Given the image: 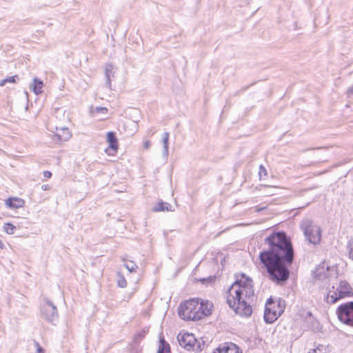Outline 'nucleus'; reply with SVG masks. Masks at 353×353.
I'll return each mask as SVG.
<instances>
[{
    "label": "nucleus",
    "mask_w": 353,
    "mask_h": 353,
    "mask_svg": "<svg viewBox=\"0 0 353 353\" xmlns=\"http://www.w3.org/2000/svg\"><path fill=\"white\" fill-rule=\"evenodd\" d=\"M24 201L18 197L9 198L6 200V205L11 209H17L24 205Z\"/></svg>",
    "instance_id": "obj_14"
},
{
    "label": "nucleus",
    "mask_w": 353,
    "mask_h": 353,
    "mask_svg": "<svg viewBox=\"0 0 353 353\" xmlns=\"http://www.w3.org/2000/svg\"><path fill=\"white\" fill-rule=\"evenodd\" d=\"M312 353H326V348L323 345H319L312 350Z\"/></svg>",
    "instance_id": "obj_29"
},
{
    "label": "nucleus",
    "mask_w": 353,
    "mask_h": 353,
    "mask_svg": "<svg viewBox=\"0 0 353 353\" xmlns=\"http://www.w3.org/2000/svg\"><path fill=\"white\" fill-rule=\"evenodd\" d=\"M95 111L97 112H101V113L105 114V113L108 112V109L104 107H97L95 109Z\"/></svg>",
    "instance_id": "obj_32"
},
{
    "label": "nucleus",
    "mask_w": 353,
    "mask_h": 353,
    "mask_svg": "<svg viewBox=\"0 0 353 353\" xmlns=\"http://www.w3.org/2000/svg\"><path fill=\"white\" fill-rule=\"evenodd\" d=\"M338 318L342 323L353 326V301L341 305L337 309Z\"/></svg>",
    "instance_id": "obj_6"
},
{
    "label": "nucleus",
    "mask_w": 353,
    "mask_h": 353,
    "mask_svg": "<svg viewBox=\"0 0 353 353\" xmlns=\"http://www.w3.org/2000/svg\"><path fill=\"white\" fill-rule=\"evenodd\" d=\"M197 301L196 299H190L181 303L178 313L179 316L186 321H197L199 320V314L194 312H196Z\"/></svg>",
    "instance_id": "obj_4"
},
{
    "label": "nucleus",
    "mask_w": 353,
    "mask_h": 353,
    "mask_svg": "<svg viewBox=\"0 0 353 353\" xmlns=\"http://www.w3.org/2000/svg\"><path fill=\"white\" fill-rule=\"evenodd\" d=\"M321 229L318 225L310 224V244H319L321 240Z\"/></svg>",
    "instance_id": "obj_11"
},
{
    "label": "nucleus",
    "mask_w": 353,
    "mask_h": 353,
    "mask_svg": "<svg viewBox=\"0 0 353 353\" xmlns=\"http://www.w3.org/2000/svg\"><path fill=\"white\" fill-rule=\"evenodd\" d=\"M213 353H239V349L234 343H224L219 345Z\"/></svg>",
    "instance_id": "obj_10"
},
{
    "label": "nucleus",
    "mask_w": 353,
    "mask_h": 353,
    "mask_svg": "<svg viewBox=\"0 0 353 353\" xmlns=\"http://www.w3.org/2000/svg\"><path fill=\"white\" fill-rule=\"evenodd\" d=\"M16 226L12 223H7L4 225V230L8 234H13L14 233Z\"/></svg>",
    "instance_id": "obj_26"
},
{
    "label": "nucleus",
    "mask_w": 353,
    "mask_h": 353,
    "mask_svg": "<svg viewBox=\"0 0 353 353\" xmlns=\"http://www.w3.org/2000/svg\"><path fill=\"white\" fill-rule=\"evenodd\" d=\"M261 187L267 189V191L265 192V194H267V195H273V194H274V192L272 190L276 188L275 187L268 186V185H261Z\"/></svg>",
    "instance_id": "obj_27"
},
{
    "label": "nucleus",
    "mask_w": 353,
    "mask_h": 353,
    "mask_svg": "<svg viewBox=\"0 0 353 353\" xmlns=\"http://www.w3.org/2000/svg\"><path fill=\"white\" fill-rule=\"evenodd\" d=\"M301 228L304 233L305 239L309 241V221L307 219L303 220L301 224Z\"/></svg>",
    "instance_id": "obj_23"
},
{
    "label": "nucleus",
    "mask_w": 353,
    "mask_h": 353,
    "mask_svg": "<svg viewBox=\"0 0 353 353\" xmlns=\"http://www.w3.org/2000/svg\"><path fill=\"white\" fill-rule=\"evenodd\" d=\"M72 134L68 128L65 127H56V132L53 136L54 141H66L69 140Z\"/></svg>",
    "instance_id": "obj_9"
},
{
    "label": "nucleus",
    "mask_w": 353,
    "mask_h": 353,
    "mask_svg": "<svg viewBox=\"0 0 353 353\" xmlns=\"http://www.w3.org/2000/svg\"><path fill=\"white\" fill-rule=\"evenodd\" d=\"M259 174L260 177H261L262 174H263L264 176L267 175V170L263 165H261L259 166Z\"/></svg>",
    "instance_id": "obj_30"
},
{
    "label": "nucleus",
    "mask_w": 353,
    "mask_h": 353,
    "mask_svg": "<svg viewBox=\"0 0 353 353\" xmlns=\"http://www.w3.org/2000/svg\"><path fill=\"white\" fill-rule=\"evenodd\" d=\"M285 308V301L284 300L280 298L277 299H268L264 311L265 321L268 323H272L283 313Z\"/></svg>",
    "instance_id": "obj_3"
},
{
    "label": "nucleus",
    "mask_w": 353,
    "mask_h": 353,
    "mask_svg": "<svg viewBox=\"0 0 353 353\" xmlns=\"http://www.w3.org/2000/svg\"><path fill=\"white\" fill-rule=\"evenodd\" d=\"M321 326L318 321L314 319L310 313V330L313 332L320 331Z\"/></svg>",
    "instance_id": "obj_22"
},
{
    "label": "nucleus",
    "mask_w": 353,
    "mask_h": 353,
    "mask_svg": "<svg viewBox=\"0 0 353 353\" xmlns=\"http://www.w3.org/2000/svg\"><path fill=\"white\" fill-rule=\"evenodd\" d=\"M197 301V305H196V314H198V313H200L201 312H202V305H201L200 303V299H196Z\"/></svg>",
    "instance_id": "obj_31"
},
{
    "label": "nucleus",
    "mask_w": 353,
    "mask_h": 353,
    "mask_svg": "<svg viewBox=\"0 0 353 353\" xmlns=\"http://www.w3.org/2000/svg\"><path fill=\"white\" fill-rule=\"evenodd\" d=\"M19 78L17 75H14L12 77H10L8 78L2 79L0 81V86H3L6 83H16L17 80H19Z\"/></svg>",
    "instance_id": "obj_25"
},
{
    "label": "nucleus",
    "mask_w": 353,
    "mask_h": 353,
    "mask_svg": "<svg viewBox=\"0 0 353 353\" xmlns=\"http://www.w3.org/2000/svg\"><path fill=\"white\" fill-rule=\"evenodd\" d=\"M155 133V131L153 130V128H150L148 130V134L150 135V136H152Z\"/></svg>",
    "instance_id": "obj_36"
},
{
    "label": "nucleus",
    "mask_w": 353,
    "mask_h": 353,
    "mask_svg": "<svg viewBox=\"0 0 353 353\" xmlns=\"http://www.w3.org/2000/svg\"><path fill=\"white\" fill-rule=\"evenodd\" d=\"M157 353H171L170 345L164 339H160Z\"/></svg>",
    "instance_id": "obj_20"
},
{
    "label": "nucleus",
    "mask_w": 353,
    "mask_h": 353,
    "mask_svg": "<svg viewBox=\"0 0 353 353\" xmlns=\"http://www.w3.org/2000/svg\"><path fill=\"white\" fill-rule=\"evenodd\" d=\"M253 296V281L242 274L241 278L237 279L228 289L227 303L236 314L248 317L252 313L250 304Z\"/></svg>",
    "instance_id": "obj_2"
},
{
    "label": "nucleus",
    "mask_w": 353,
    "mask_h": 353,
    "mask_svg": "<svg viewBox=\"0 0 353 353\" xmlns=\"http://www.w3.org/2000/svg\"><path fill=\"white\" fill-rule=\"evenodd\" d=\"M307 353H309V352H307Z\"/></svg>",
    "instance_id": "obj_38"
},
{
    "label": "nucleus",
    "mask_w": 353,
    "mask_h": 353,
    "mask_svg": "<svg viewBox=\"0 0 353 353\" xmlns=\"http://www.w3.org/2000/svg\"><path fill=\"white\" fill-rule=\"evenodd\" d=\"M346 94L349 102L353 103V85L347 90Z\"/></svg>",
    "instance_id": "obj_28"
},
{
    "label": "nucleus",
    "mask_w": 353,
    "mask_h": 353,
    "mask_svg": "<svg viewBox=\"0 0 353 353\" xmlns=\"http://www.w3.org/2000/svg\"><path fill=\"white\" fill-rule=\"evenodd\" d=\"M52 176V173L50 171H44L43 172V176L45 178H50Z\"/></svg>",
    "instance_id": "obj_34"
},
{
    "label": "nucleus",
    "mask_w": 353,
    "mask_h": 353,
    "mask_svg": "<svg viewBox=\"0 0 353 353\" xmlns=\"http://www.w3.org/2000/svg\"><path fill=\"white\" fill-rule=\"evenodd\" d=\"M122 261L125 262L124 266L130 272H136L138 266L135 264V263L132 261H126L124 258L122 259Z\"/></svg>",
    "instance_id": "obj_21"
},
{
    "label": "nucleus",
    "mask_w": 353,
    "mask_h": 353,
    "mask_svg": "<svg viewBox=\"0 0 353 353\" xmlns=\"http://www.w3.org/2000/svg\"><path fill=\"white\" fill-rule=\"evenodd\" d=\"M107 141L109 143V147L114 150H117L118 148V142L117 139L116 137L115 133L113 132H108L107 134Z\"/></svg>",
    "instance_id": "obj_16"
},
{
    "label": "nucleus",
    "mask_w": 353,
    "mask_h": 353,
    "mask_svg": "<svg viewBox=\"0 0 353 353\" xmlns=\"http://www.w3.org/2000/svg\"><path fill=\"white\" fill-rule=\"evenodd\" d=\"M200 303L202 305V312L198 313L199 320L201 319L204 316H207L211 314L213 307V304L209 301H204L200 299Z\"/></svg>",
    "instance_id": "obj_13"
},
{
    "label": "nucleus",
    "mask_w": 353,
    "mask_h": 353,
    "mask_svg": "<svg viewBox=\"0 0 353 353\" xmlns=\"http://www.w3.org/2000/svg\"><path fill=\"white\" fill-rule=\"evenodd\" d=\"M41 314L42 318L51 323L57 321L59 317L57 307L48 299L41 306Z\"/></svg>",
    "instance_id": "obj_7"
},
{
    "label": "nucleus",
    "mask_w": 353,
    "mask_h": 353,
    "mask_svg": "<svg viewBox=\"0 0 353 353\" xmlns=\"http://www.w3.org/2000/svg\"><path fill=\"white\" fill-rule=\"evenodd\" d=\"M37 353H43L44 350L39 345L38 343H37Z\"/></svg>",
    "instance_id": "obj_35"
},
{
    "label": "nucleus",
    "mask_w": 353,
    "mask_h": 353,
    "mask_svg": "<svg viewBox=\"0 0 353 353\" xmlns=\"http://www.w3.org/2000/svg\"><path fill=\"white\" fill-rule=\"evenodd\" d=\"M329 269L330 267L327 265L325 267V261H323L313 272L314 276L319 280H324L327 276V272Z\"/></svg>",
    "instance_id": "obj_12"
},
{
    "label": "nucleus",
    "mask_w": 353,
    "mask_h": 353,
    "mask_svg": "<svg viewBox=\"0 0 353 353\" xmlns=\"http://www.w3.org/2000/svg\"><path fill=\"white\" fill-rule=\"evenodd\" d=\"M172 208V207L170 203L161 201L157 203L153 210L155 212L173 211Z\"/></svg>",
    "instance_id": "obj_19"
},
{
    "label": "nucleus",
    "mask_w": 353,
    "mask_h": 353,
    "mask_svg": "<svg viewBox=\"0 0 353 353\" xmlns=\"http://www.w3.org/2000/svg\"><path fill=\"white\" fill-rule=\"evenodd\" d=\"M43 85V81L37 78H34L33 83L30 85V90H32L37 95L42 92V87Z\"/></svg>",
    "instance_id": "obj_17"
},
{
    "label": "nucleus",
    "mask_w": 353,
    "mask_h": 353,
    "mask_svg": "<svg viewBox=\"0 0 353 353\" xmlns=\"http://www.w3.org/2000/svg\"><path fill=\"white\" fill-rule=\"evenodd\" d=\"M170 134L168 132H165L162 135V142L163 144V155L165 157H168L169 154L168 150V141H169Z\"/></svg>",
    "instance_id": "obj_18"
},
{
    "label": "nucleus",
    "mask_w": 353,
    "mask_h": 353,
    "mask_svg": "<svg viewBox=\"0 0 353 353\" xmlns=\"http://www.w3.org/2000/svg\"><path fill=\"white\" fill-rule=\"evenodd\" d=\"M352 294V290L346 281H341L336 291L330 292L327 296V302L335 303L339 299L350 296Z\"/></svg>",
    "instance_id": "obj_5"
},
{
    "label": "nucleus",
    "mask_w": 353,
    "mask_h": 353,
    "mask_svg": "<svg viewBox=\"0 0 353 353\" xmlns=\"http://www.w3.org/2000/svg\"><path fill=\"white\" fill-rule=\"evenodd\" d=\"M114 72L113 71V65L108 63L105 68V85L111 89V79L114 77Z\"/></svg>",
    "instance_id": "obj_15"
},
{
    "label": "nucleus",
    "mask_w": 353,
    "mask_h": 353,
    "mask_svg": "<svg viewBox=\"0 0 353 353\" xmlns=\"http://www.w3.org/2000/svg\"><path fill=\"white\" fill-rule=\"evenodd\" d=\"M265 208V207H263V208H259V207L256 206V207H255V212H260L261 210H263Z\"/></svg>",
    "instance_id": "obj_37"
},
{
    "label": "nucleus",
    "mask_w": 353,
    "mask_h": 353,
    "mask_svg": "<svg viewBox=\"0 0 353 353\" xmlns=\"http://www.w3.org/2000/svg\"><path fill=\"white\" fill-rule=\"evenodd\" d=\"M117 276L118 286L122 288H125L127 286V281L124 276L120 272H118L117 273Z\"/></svg>",
    "instance_id": "obj_24"
},
{
    "label": "nucleus",
    "mask_w": 353,
    "mask_h": 353,
    "mask_svg": "<svg viewBox=\"0 0 353 353\" xmlns=\"http://www.w3.org/2000/svg\"><path fill=\"white\" fill-rule=\"evenodd\" d=\"M150 141L148 140H145L143 141V148L146 150L149 149L150 147Z\"/></svg>",
    "instance_id": "obj_33"
},
{
    "label": "nucleus",
    "mask_w": 353,
    "mask_h": 353,
    "mask_svg": "<svg viewBox=\"0 0 353 353\" xmlns=\"http://www.w3.org/2000/svg\"><path fill=\"white\" fill-rule=\"evenodd\" d=\"M268 248L260 252L259 259L266 270L268 279L282 285L289 279V267L294 261V249L284 232H273L264 240Z\"/></svg>",
    "instance_id": "obj_1"
},
{
    "label": "nucleus",
    "mask_w": 353,
    "mask_h": 353,
    "mask_svg": "<svg viewBox=\"0 0 353 353\" xmlns=\"http://www.w3.org/2000/svg\"><path fill=\"white\" fill-rule=\"evenodd\" d=\"M179 345L187 350H201L199 345H197L195 349L196 344V339L192 334L190 333H180L177 336Z\"/></svg>",
    "instance_id": "obj_8"
}]
</instances>
